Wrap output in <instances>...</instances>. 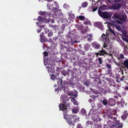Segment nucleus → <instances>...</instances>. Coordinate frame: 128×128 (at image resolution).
Returning a JSON list of instances; mask_svg holds the SVG:
<instances>
[{"instance_id": "obj_33", "label": "nucleus", "mask_w": 128, "mask_h": 128, "mask_svg": "<svg viewBox=\"0 0 128 128\" xmlns=\"http://www.w3.org/2000/svg\"><path fill=\"white\" fill-rule=\"evenodd\" d=\"M86 112V110H85L84 109L82 108V109L81 113L82 114H85Z\"/></svg>"}, {"instance_id": "obj_5", "label": "nucleus", "mask_w": 128, "mask_h": 128, "mask_svg": "<svg viewBox=\"0 0 128 128\" xmlns=\"http://www.w3.org/2000/svg\"><path fill=\"white\" fill-rule=\"evenodd\" d=\"M37 20L39 21V22H37L36 23V24L37 25H38V24L39 22H43L45 23L48 22H51L52 23H53L54 22V20L52 19H50L49 20L47 17L45 19L44 18L41 16H39L38 18L37 19Z\"/></svg>"}, {"instance_id": "obj_51", "label": "nucleus", "mask_w": 128, "mask_h": 128, "mask_svg": "<svg viewBox=\"0 0 128 128\" xmlns=\"http://www.w3.org/2000/svg\"><path fill=\"white\" fill-rule=\"evenodd\" d=\"M126 90L128 89V87H126Z\"/></svg>"}, {"instance_id": "obj_39", "label": "nucleus", "mask_w": 128, "mask_h": 128, "mask_svg": "<svg viewBox=\"0 0 128 128\" xmlns=\"http://www.w3.org/2000/svg\"><path fill=\"white\" fill-rule=\"evenodd\" d=\"M43 54H44V56H47L48 55V52H45L43 53Z\"/></svg>"}, {"instance_id": "obj_18", "label": "nucleus", "mask_w": 128, "mask_h": 128, "mask_svg": "<svg viewBox=\"0 0 128 128\" xmlns=\"http://www.w3.org/2000/svg\"><path fill=\"white\" fill-rule=\"evenodd\" d=\"M74 98H71V101L72 102L74 105L78 106V103L77 100H75Z\"/></svg>"}, {"instance_id": "obj_50", "label": "nucleus", "mask_w": 128, "mask_h": 128, "mask_svg": "<svg viewBox=\"0 0 128 128\" xmlns=\"http://www.w3.org/2000/svg\"><path fill=\"white\" fill-rule=\"evenodd\" d=\"M60 82L61 83V84L62 83V81L61 80H59V81L58 82Z\"/></svg>"}, {"instance_id": "obj_25", "label": "nucleus", "mask_w": 128, "mask_h": 128, "mask_svg": "<svg viewBox=\"0 0 128 128\" xmlns=\"http://www.w3.org/2000/svg\"><path fill=\"white\" fill-rule=\"evenodd\" d=\"M102 104L104 105L105 106L107 104V100L106 99H104L102 101Z\"/></svg>"}, {"instance_id": "obj_44", "label": "nucleus", "mask_w": 128, "mask_h": 128, "mask_svg": "<svg viewBox=\"0 0 128 128\" xmlns=\"http://www.w3.org/2000/svg\"><path fill=\"white\" fill-rule=\"evenodd\" d=\"M120 58H124V56L123 54H121L120 56Z\"/></svg>"}, {"instance_id": "obj_12", "label": "nucleus", "mask_w": 128, "mask_h": 128, "mask_svg": "<svg viewBox=\"0 0 128 128\" xmlns=\"http://www.w3.org/2000/svg\"><path fill=\"white\" fill-rule=\"evenodd\" d=\"M92 45L94 48L98 49L100 47V45L96 42H94L92 44Z\"/></svg>"}, {"instance_id": "obj_35", "label": "nucleus", "mask_w": 128, "mask_h": 128, "mask_svg": "<svg viewBox=\"0 0 128 128\" xmlns=\"http://www.w3.org/2000/svg\"><path fill=\"white\" fill-rule=\"evenodd\" d=\"M115 27L118 30H120V27L118 26H115Z\"/></svg>"}, {"instance_id": "obj_17", "label": "nucleus", "mask_w": 128, "mask_h": 128, "mask_svg": "<svg viewBox=\"0 0 128 128\" xmlns=\"http://www.w3.org/2000/svg\"><path fill=\"white\" fill-rule=\"evenodd\" d=\"M46 68L48 69V70L49 72H51V73H53L54 72V69L51 68L49 66L46 67Z\"/></svg>"}, {"instance_id": "obj_43", "label": "nucleus", "mask_w": 128, "mask_h": 128, "mask_svg": "<svg viewBox=\"0 0 128 128\" xmlns=\"http://www.w3.org/2000/svg\"><path fill=\"white\" fill-rule=\"evenodd\" d=\"M41 30V28H40L39 29L37 30V32H38L39 33L40 32Z\"/></svg>"}, {"instance_id": "obj_54", "label": "nucleus", "mask_w": 128, "mask_h": 128, "mask_svg": "<svg viewBox=\"0 0 128 128\" xmlns=\"http://www.w3.org/2000/svg\"><path fill=\"white\" fill-rule=\"evenodd\" d=\"M81 45H79L78 46L79 47H81Z\"/></svg>"}, {"instance_id": "obj_38", "label": "nucleus", "mask_w": 128, "mask_h": 128, "mask_svg": "<svg viewBox=\"0 0 128 128\" xmlns=\"http://www.w3.org/2000/svg\"><path fill=\"white\" fill-rule=\"evenodd\" d=\"M106 66L109 68H110L111 67L110 65L109 64H107L106 65Z\"/></svg>"}, {"instance_id": "obj_4", "label": "nucleus", "mask_w": 128, "mask_h": 128, "mask_svg": "<svg viewBox=\"0 0 128 128\" xmlns=\"http://www.w3.org/2000/svg\"><path fill=\"white\" fill-rule=\"evenodd\" d=\"M64 118L66 120V121L67 123L70 126L72 125L74 126V124L72 121L73 120L74 122H76L79 121V118L75 115L72 116L67 114L66 116H64Z\"/></svg>"}, {"instance_id": "obj_53", "label": "nucleus", "mask_w": 128, "mask_h": 128, "mask_svg": "<svg viewBox=\"0 0 128 128\" xmlns=\"http://www.w3.org/2000/svg\"><path fill=\"white\" fill-rule=\"evenodd\" d=\"M40 27H44V26H42V25H40Z\"/></svg>"}, {"instance_id": "obj_34", "label": "nucleus", "mask_w": 128, "mask_h": 128, "mask_svg": "<svg viewBox=\"0 0 128 128\" xmlns=\"http://www.w3.org/2000/svg\"><path fill=\"white\" fill-rule=\"evenodd\" d=\"M64 8L68 9L69 8V6L67 4H65L64 6Z\"/></svg>"}, {"instance_id": "obj_6", "label": "nucleus", "mask_w": 128, "mask_h": 128, "mask_svg": "<svg viewBox=\"0 0 128 128\" xmlns=\"http://www.w3.org/2000/svg\"><path fill=\"white\" fill-rule=\"evenodd\" d=\"M59 107L60 108V110H62L64 112V116L67 115L66 114H64V113H66L70 109V107L68 106H66L64 104H61L59 105Z\"/></svg>"}, {"instance_id": "obj_15", "label": "nucleus", "mask_w": 128, "mask_h": 128, "mask_svg": "<svg viewBox=\"0 0 128 128\" xmlns=\"http://www.w3.org/2000/svg\"><path fill=\"white\" fill-rule=\"evenodd\" d=\"M79 110V107H75L72 109V111L73 113L76 114L78 112Z\"/></svg>"}, {"instance_id": "obj_8", "label": "nucleus", "mask_w": 128, "mask_h": 128, "mask_svg": "<svg viewBox=\"0 0 128 128\" xmlns=\"http://www.w3.org/2000/svg\"><path fill=\"white\" fill-rule=\"evenodd\" d=\"M54 4L55 5L56 7H54L52 9V11L50 12H60L61 11V9H59L58 8L59 6L58 3L56 1H54Z\"/></svg>"}, {"instance_id": "obj_41", "label": "nucleus", "mask_w": 128, "mask_h": 128, "mask_svg": "<svg viewBox=\"0 0 128 128\" xmlns=\"http://www.w3.org/2000/svg\"><path fill=\"white\" fill-rule=\"evenodd\" d=\"M82 126H81V125L80 124H78L77 127V128H82Z\"/></svg>"}, {"instance_id": "obj_2", "label": "nucleus", "mask_w": 128, "mask_h": 128, "mask_svg": "<svg viewBox=\"0 0 128 128\" xmlns=\"http://www.w3.org/2000/svg\"><path fill=\"white\" fill-rule=\"evenodd\" d=\"M106 42H104V44L103 45V48H105L106 50H105L102 49V50H100V53H98L96 52V54L97 56L99 55H104L105 54H108V53H110V52H108L110 51V41L108 40H106Z\"/></svg>"}, {"instance_id": "obj_30", "label": "nucleus", "mask_w": 128, "mask_h": 128, "mask_svg": "<svg viewBox=\"0 0 128 128\" xmlns=\"http://www.w3.org/2000/svg\"><path fill=\"white\" fill-rule=\"evenodd\" d=\"M127 115H128V114H124L121 116L122 118L124 120L126 118Z\"/></svg>"}, {"instance_id": "obj_24", "label": "nucleus", "mask_w": 128, "mask_h": 128, "mask_svg": "<svg viewBox=\"0 0 128 128\" xmlns=\"http://www.w3.org/2000/svg\"><path fill=\"white\" fill-rule=\"evenodd\" d=\"M40 41L42 42H43L44 40V35L42 34L40 35Z\"/></svg>"}, {"instance_id": "obj_26", "label": "nucleus", "mask_w": 128, "mask_h": 128, "mask_svg": "<svg viewBox=\"0 0 128 128\" xmlns=\"http://www.w3.org/2000/svg\"><path fill=\"white\" fill-rule=\"evenodd\" d=\"M85 49L86 50H87L90 47V46L88 44H86L85 45V46H84Z\"/></svg>"}, {"instance_id": "obj_9", "label": "nucleus", "mask_w": 128, "mask_h": 128, "mask_svg": "<svg viewBox=\"0 0 128 128\" xmlns=\"http://www.w3.org/2000/svg\"><path fill=\"white\" fill-rule=\"evenodd\" d=\"M60 99L61 101L64 103H65L66 101H68L69 100L68 98L64 94L62 95Z\"/></svg>"}, {"instance_id": "obj_29", "label": "nucleus", "mask_w": 128, "mask_h": 128, "mask_svg": "<svg viewBox=\"0 0 128 128\" xmlns=\"http://www.w3.org/2000/svg\"><path fill=\"white\" fill-rule=\"evenodd\" d=\"M52 14H53V13H50L49 14H48V13L47 14H48L49 16L51 17V16H52V17L55 18H56L55 16H56V15L54 14V15H52Z\"/></svg>"}, {"instance_id": "obj_22", "label": "nucleus", "mask_w": 128, "mask_h": 128, "mask_svg": "<svg viewBox=\"0 0 128 128\" xmlns=\"http://www.w3.org/2000/svg\"><path fill=\"white\" fill-rule=\"evenodd\" d=\"M121 32L122 33L124 36L126 37L127 36H128L127 34V32L126 30H122L121 31Z\"/></svg>"}, {"instance_id": "obj_3", "label": "nucleus", "mask_w": 128, "mask_h": 128, "mask_svg": "<svg viewBox=\"0 0 128 128\" xmlns=\"http://www.w3.org/2000/svg\"><path fill=\"white\" fill-rule=\"evenodd\" d=\"M119 14H114L112 18L116 20L118 19V20H116V22L119 24H122V22H125L127 18V16L125 14H123L120 16Z\"/></svg>"}, {"instance_id": "obj_58", "label": "nucleus", "mask_w": 128, "mask_h": 128, "mask_svg": "<svg viewBox=\"0 0 128 128\" xmlns=\"http://www.w3.org/2000/svg\"><path fill=\"white\" fill-rule=\"evenodd\" d=\"M97 3H96L95 4H97Z\"/></svg>"}, {"instance_id": "obj_45", "label": "nucleus", "mask_w": 128, "mask_h": 128, "mask_svg": "<svg viewBox=\"0 0 128 128\" xmlns=\"http://www.w3.org/2000/svg\"><path fill=\"white\" fill-rule=\"evenodd\" d=\"M126 37H127V39H128V40H127L126 39H123V40L126 41H127L128 40V36H127Z\"/></svg>"}, {"instance_id": "obj_31", "label": "nucleus", "mask_w": 128, "mask_h": 128, "mask_svg": "<svg viewBox=\"0 0 128 128\" xmlns=\"http://www.w3.org/2000/svg\"><path fill=\"white\" fill-rule=\"evenodd\" d=\"M46 12L40 11L39 12V14L41 15H44L46 14Z\"/></svg>"}, {"instance_id": "obj_23", "label": "nucleus", "mask_w": 128, "mask_h": 128, "mask_svg": "<svg viewBox=\"0 0 128 128\" xmlns=\"http://www.w3.org/2000/svg\"><path fill=\"white\" fill-rule=\"evenodd\" d=\"M77 18H79L80 20H83L85 19V17L84 16H80L77 17Z\"/></svg>"}, {"instance_id": "obj_14", "label": "nucleus", "mask_w": 128, "mask_h": 128, "mask_svg": "<svg viewBox=\"0 0 128 128\" xmlns=\"http://www.w3.org/2000/svg\"><path fill=\"white\" fill-rule=\"evenodd\" d=\"M107 7L106 5H103L102 6H101L99 8L98 11H100L101 10H104L106 9Z\"/></svg>"}, {"instance_id": "obj_59", "label": "nucleus", "mask_w": 128, "mask_h": 128, "mask_svg": "<svg viewBox=\"0 0 128 128\" xmlns=\"http://www.w3.org/2000/svg\"><path fill=\"white\" fill-rule=\"evenodd\" d=\"M47 30L48 31V30Z\"/></svg>"}, {"instance_id": "obj_19", "label": "nucleus", "mask_w": 128, "mask_h": 128, "mask_svg": "<svg viewBox=\"0 0 128 128\" xmlns=\"http://www.w3.org/2000/svg\"><path fill=\"white\" fill-rule=\"evenodd\" d=\"M86 38H88V40L89 41H90L92 40V36L90 34L86 35Z\"/></svg>"}, {"instance_id": "obj_46", "label": "nucleus", "mask_w": 128, "mask_h": 128, "mask_svg": "<svg viewBox=\"0 0 128 128\" xmlns=\"http://www.w3.org/2000/svg\"><path fill=\"white\" fill-rule=\"evenodd\" d=\"M120 0H114V1L115 2H117L119 1H120Z\"/></svg>"}, {"instance_id": "obj_56", "label": "nucleus", "mask_w": 128, "mask_h": 128, "mask_svg": "<svg viewBox=\"0 0 128 128\" xmlns=\"http://www.w3.org/2000/svg\"><path fill=\"white\" fill-rule=\"evenodd\" d=\"M57 89H55V91H57Z\"/></svg>"}, {"instance_id": "obj_10", "label": "nucleus", "mask_w": 128, "mask_h": 128, "mask_svg": "<svg viewBox=\"0 0 128 128\" xmlns=\"http://www.w3.org/2000/svg\"><path fill=\"white\" fill-rule=\"evenodd\" d=\"M77 92L76 91H70L68 93V95L72 96L71 98H74L77 95Z\"/></svg>"}, {"instance_id": "obj_7", "label": "nucleus", "mask_w": 128, "mask_h": 128, "mask_svg": "<svg viewBox=\"0 0 128 128\" xmlns=\"http://www.w3.org/2000/svg\"><path fill=\"white\" fill-rule=\"evenodd\" d=\"M98 13L100 16L106 18H109L112 16L111 12H102L100 11H98Z\"/></svg>"}, {"instance_id": "obj_55", "label": "nucleus", "mask_w": 128, "mask_h": 128, "mask_svg": "<svg viewBox=\"0 0 128 128\" xmlns=\"http://www.w3.org/2000/svg\"><path fill=\"white\" fill-rule=\"evenodd\" d=\"M60 14L61 15H62V16H63V14L61 12L60 13Z\"/></svg>"}, {"instance_id": "obj_37", "label": "nucleus", "mask_w": 128, "mask_h": 128, "mask_svg": "<svg viewBox=\"0 0 128 128\" xmlns=\"http://www.w3.org/2000/svg\"><path fill=\"white\" fill-rule=\"evenodd\" d=\"M53 34V33L52 32H50L48 34V36L50 37L52 36Z\"/></svg>"}, {"instance_id": "obj_47", "label": "nucleus", "mask_w": 128, "mask_h": 128, "mask_svg": "<svg viewBox=\"0 0 128 128\" xmlns=\"http://www.w3.org/2000/svg\"><path fill=\"white\" fill-rule=\"evenodd\" d=\"M49 41L50 42H52V40L51 38H49Z\"/></svg>"}, {"instance_id": "obj_40", "label": "nucleus", "mask_w": 128, "mask_h": 128, "mask_svg": "<svg viewBox=\"0 0 128 128\" xmlns=\"http://www.w3.org/2000/svg\"><path fill=\"white\" fill-rule=\"evenodd\" d=\"M98 60L99 62V63L100 64H101L102 63V60L101 58H98Z\"/></svg>"}, {"instance_id": "obj_27", "label": "nucleus", "mask_w": 128, "mask_h": 128, "mask_svg": "<svg viewBox=\"0 0 128 128\" xmlns=\"http://www.w3.org/2000/svg\"><path fill=\"white\" fill-rule=\"evenodd\" d=\"M88 3L86 2L83 3L82 4V7L84 8L86 7Z\"/></svg>"}, {"instance_id": "obj_60", "label": "nucleus", "mask_w": 128, "mask_h": 128, "mask_svg": "<svg viewBox=\"0 0 128 128\" xmlns=\"http://www.w3.org/2000/svg\"><path fill=\"white\" fill-rule=\"evenodd\" d=\"M39 0L40 1V0Z\"/></svg>"}, {"instance_id": "obj_20", "label": "nucleus", "mask_w": 128, "mask_h": 128, "mask_svg": "<svg viewBox=\"0 0 128 128\" xmlns=\"http://www.w3.org/2000/svg\"><path fill=\"white\" fill-rule=\"evenodd\" d=\"M124 64L126 67L128 69V60H126L124 62Z\"/></svg>"}, {"instance_id": "obj_13", "label": "nucleus", "mask_w": 128, "mask_h": 128, "mask_svg": "<svg viewBox=\"0 0 128 128\" xmlns=\"http://www.w3.org/2000/svg\"><path fill=\"white\" fill-rule=\"evenodd\" d=\"M121 6L120 4H116L112 5V7L114 9H117L119 8Z\"/></svg>"}, {"instance_id": "obj_32", "label": "nucleus", "mask_w": 128, "mask_h": 128, "mask_svg": "<svg viewBox=\"0 0 128 128\" xmlns=\"http://www.w3.org/2000/svg\"><path fill=\"white\" fill-rule=\"evenodd\" d=\"M90 22V21L88 20L85 21L84 23V24L86 25L88 24Z\"/></svg>"}, {"instance_id": "obj_28", "label": "nucleus", "mask_w": 128, "mask_h": 128, "mask_svg": "<svg viewBox=\"0 0 128 128\" xmlns=\"http://www.w3.org/2000/svg\"><path fill=\"white\" fill-rule=\"evenodd\" d=\"M51 78L53 80H54L56 78V77L54 76V74H52L50 76Z\"/></svg>"}, {"instance_id": "obj_57", "label": "nucleus", "mask_w": 128, "mask_h": 128, "mask_svg": "<svg viewBox=\"0 0 128 128\" xmlns=\"http://www.w3.org/2000/svg\"><path fill=\"white\" fill-rule=\"evenodd\" d=\"M98 3H99V2H100V1H98Z\"/></svg>"}, {"instance_id": "obj_1", "label": "nucleus", "mask_w": 128, "mask_h": 128, "mask_svg": "<svg viewBox=\"0 0 128 128\" xmlns=\"http://www.w3.org/2000/svg\"><path fill=\"white\" fill-rule=\"evenodd\" d=\"M105 24H108V28L109 30H107L106 32V36L105 34H103L102 36L104 39L108 40L109 39V36L110 35V34H111L112 36L114 38L115 36L114 32L112 29L110 28V26H109V25H113L114 24V22L113 20H108L106 22L104 23Z\"/></svg>"}, {"instance_id": "obj_36", "label": "nucleus", "mask_w": 128, "mask_h": 128, "mask_svg": "<svg viewBox=\"0 0 128 128\" xmlns=\"http://www.w3.org/2000/svg\"><path fill=\"white\" fill-rule=\"evenodd\" d=\"M44 63L45 65H46L48 63V61L45 58L44 59Z\"/></svg>"}, {"instance_id": "obj_52", "label": "nucleus", "mask_w": 128, "mask_h": 128, "mask_svg": "<svg viewBox=\"0 0 128 128\" xmlns=\"http://www.w3.org/2000/svg\"><path fill=\"white\" fill-rule=\"evenodd\" d=\"M119 128H122V126H120L119 127Z\"/></svg>"}, {"instance_id": "obj_42", "label": "nucleus", "mask_w": 128, "mask_h": 128, "mask_svg": "<svg viewBox=\"0 0 128 128\" xmlns=\"http://www.w3.org/2000/svg\"><path fill=\"white\" fill-rule=\"evenodd\" d=\"M98 7H96V8H94L92 10V11L94 12V11H96L98 9Z\"/></svg>"}, {"instance_id": "obj_16", "label": "nucleus", "mask_w": 128, "mask_h": 128, "mask_svg": "<svg viewBox=\"0 0 128 128\" xmlns=\"http://www.w3.org/2000/svg\"><path fill=\"white\" fill-rule=\"evenodd\" d=\"M54 6V4H51L50 3H48L47 4V8L48 9L51 10Z\"/></svg>"}, {"instance_id": "obj_21", "label": "nucleus", "mask_w": 128, "mask_h": 128, "mask_svg": "<svg viewBox=\"0 0 128 128\" xmlns=\"http://www.w3.org/2000/svg\"><path fill=\"white\" fill-rule=\"evenodd\" d=\"M111 102H115V101L112 98H110L108 100V102H109V103H108L109 106L110 105V106H112V104Z\"/></svg>"}, {"instance_id": "obj_49", "label": "nucleus", "mask_w": 128, "mask_h": 128, "mask_svg": "<svg viewBox=\"0 0 128 128\" xmlns=\"http://www.w3.org/2000/svg\"><path fill=\"white\" fill-rule=\"evenodd\" d=\"M52 27L53 28H56L57 27V26H52Z\"/></svg>"}, {"instance_id": "obj_48", "label": "nucleus", "mask_w": 128, "mask_h": 128, "mask_svg": "<svg viewBox=\"0 0 128 128\" xmlns=\"http://www.w3.org/2000/svg\"><path fill=\"white\" fill-rule=\"evenodd\" d=\"M92 101V100L91 99H90L88 100V101L89 102H91Z\"/></svg>"}, {"instance_id": "obj_11", "label": "nucleus", "mask_w": 128, "mask_h": 128, "mask_svg": "<svg viewBox=\"0 0 128 128\" xmlns=\"http://www.w3.org/2000/svg\"><path fill=\"white\" fill-rule=\"evenodd\" d=\"M94 26L97 27L99 28L102 30L103 29V26L102 23L99 22H95L94 24Z\"/></svg>"}]
</instances>
